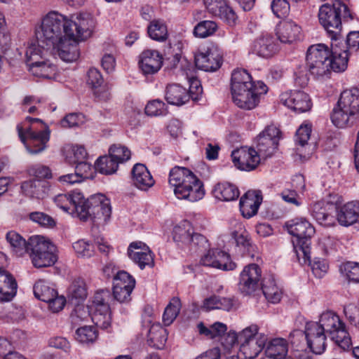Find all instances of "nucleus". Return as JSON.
I'll list each match as a JSON object with an SVG mask.
<instances>
[{"label": "nucleus", "instance_id": "cd10ccee", "mask_svg": "<svg viewBox=\"0 0 359 359\" xmlns=\"http://www.w3.org/2000/svg\"><path fill=\"white\" fill-rule=\"evenodd\" d=\"M132 175L134 185L142 191H147L154 184L151 175L143 164H135L132 170Z\"/></svg>", "mask_w": 359, "mask_h": 359}, {"label": "nucleus", "instance_id": "4c0bfd02", "mask_svg": "<svg viewBox=\"0 0 359 359\" xmlns=\"http://www.w3.org/2000/svg\"><path fill=\"white\" fill-rule=\"evenodd\" d=\"M337 103L340 107L346 108L358 114L359 112V89L353 88L344 90Z\"/></svg>", "mask_w": 359, "mask_h": 359}, {"label": "nucleus", "instance_id": "2f4dec72", "mask_svg": "<svg viewBox=\"0 0 359 359\" xmlns=\"http://www.w3.org/2000/svg\"><path fill=\"white\" fill-rule=\"evenodd\" d=\"M23 193L30 197L44 198L48 193L49 186L46 181L31 180L22 183Z\"/></svg>", "mask_w": 359, "mask_h": 359}, {"label": "nucleus", "instance_id": "bf43d9fd", "mask_svg": "<svg viewBox=\"0 0 359 359\" xmlns=\"http://www.w3.org/2000/svg\"><path fill=\"white\" fill-rule=\"evenodd\" d=\"M340 270L345 274L349 281L359 283V264L347 262L341 266Z\"/></svg>", "mask_w": 359, "mask_h": 359}, {"label": "nucleus", "instance_id": "dca6fc26", "mask_svg": "<svg viewBox=\"0 0 359 359\" xmlns=\"http://www.w3.org/2000/svg\"><path fill=\"white\" fill-rule=\"evenodd\" d=\"M208 250L201 258L200 262L202 265L223 271H233L236 268V264L231 261L227 252L218 248Z\"/></svg>", "mask_w": 359, "mask_h": 359}, {"label": "nucleus", "instance_id": "c03bdc74", "mask_svg": "<svg viewBox=\"0 0 359 359\" xmlns=\"http://www.w3.org/2000/svg\"><path fill=\"white\" fill-rule=\"evenodd\" d=\"M40 43L36 39V42L31 43L27 46L25 56L28 66L29 63H36L37 61L42 60L48 51L50 52V48H46V46H42Z\"/></svg>", "mask_w": 359, "mask_h": 359}, {"label": "nucleus", "instance_id": "58836bf2", "mask_svg": "<svg viewBox=\"0 0 359 359\" xmlns=\"http://www.w3.org/2000/svg\"><path fill=\"white\" fill-rule=\"evenodd\" d=\"M88 292L85 281L75 279L68 289V298L72 304H81L87 297Z\"/></svg>", "mask_w": 359, "mask_h": 359}, {"label": "nucleus", "instance_id": "72a5a7b5", "mask_svg": "<svg viewBox=\"0 0 359 359\" xmlns=\"http://www.w3.org/2000/svg\"><path fill=\"white\" fill-rule=\"evenodd\" d=\"M334 206L332 203L318 201L313 203L311 208L313 218L320 224L329 225L332 221L331 213Z\"/></svg>", "mask_w": 359, "mask_h": 359}, {"label": "nucleus", "instance_id": "4d7b16f0", "mask_svg": "<svg viewBox=\"0 0 359 359\" xmlns=\"http://www.w3.org/2000/svg\"><path fill=\"white\" fill-rule=\"evenodd\" d=\"M74 305L75 307L70 316L71 321L73 325H78L81 322L88 321L89 318H91L88 307L82 304Z\"/></svg>", "mask_w": 359, "mask_h": 359}, {"label": "nucleus", "instance_id": "2eb2a0df", "mask_svg": "<svg viewBox=\"0 0 359 359\" xmlns=\"http://www.w3.org/2000/svg\"><path fill=\"white\" fill-rule=\"evenodd\" d=\"M50 48L51 54L67 62L76 61L80 56L78 41L73 37L64 36Z\"/></svg>", "mask_w": 359, "mask_h": 359}, {"label": "nucleus", "instance_id": "7c9ffc66", "mask_svg": "<svg viewBox=\"0 0 359 359\" xmlns=\"http://www.w3.org/2000/svg\"><path fill=\"white\" fill-rule=\"evenodd\" d=\"M165 98L168 103L181 106L190 99V95L185 88L178 84L168 85L165 89Z\"/></svg>", "mask_w": 359, "mask_h": 359}, {"label": "nucleus", "instance_id": "a19ab883", "mask_svg": "<svg viewBox=\"0 0 359 359\" xmlns=\"http://www.w3.org/2000/svg\"><path fill=\"white\" fill-rule=\"evenodd\" d=\"M147 33L151 39L158 42L165 41L168 36L167 25L161 19L151 20L147 27Z\"/></svg>", "mask_w": 359, "mask_h": 359}, {"label": "nucleus", "instance_id": "9b49d317", "mask_svg": "<svg viewBox=\"0 0 359 359\" xmlns=\"http://www.w3.org/2000/svg\"><path fill=\"white\" fill-rule=\"evenodd\" d=\"M18 135L21 141L25 145L27 150L32 154H36L43 151L50 138L48 130L34 131L32 128H28L25 133H23L20 126L17 127Z\"/></svg>", "mask_w": 359, "mask_h": 359}, {"label": "nucleus", "instance_id": "79ce46f5", "mask_svg": "<svg viewBox=\"0 0 359 359\" xmlns=\"http://www.w3.org/2000/svg\"><path fill=\"white\" fill-rule=\"evenodd\" d=\"M211 9L216 15L229 25H233L237 20L234 11L224 1L210 4Z\"/></svg>", "mask_w": 359, "mask_h": 359}, {"label": "nucleus", "instance_id": "3c124183", "mask_svg": "<svg viewBox=\"0 0 359 359\" xmlns=\"http://www.w3.org/2000/svg\"><path fill=\"white\" fill-rule=\"evenodd\" d=\"M217 25L212 20H203L198 22L194 29V34L198 38H206L215 34L217 30Z\"/></svg>", "mask_w": 359, "mask_h": 359}, {"label": "nucleus", "instance_id": "6e6d98bb", "mask_svg": "<svg viewBox=\"0 0 359 359\" xmlns=\"http://www.w3.org/2000/svg\"><path fill=\"white\" fill-rule=\"evenodd\" d=\"M102 311H94L91 316V320L97 327L102 329H107L111 325V313L110 308L104 306Z\"/></svg>", "mask_w": 359, "mask_h": 359}, {"label": "nucleus", "instance_id": "338daca9", "mask_svg": "<svg viewBox=\"0 0 359 359\" xmlns=\"http://www.w3.org/2000/svg\"><path fill=\"white\" fill-rule=\"evenodd\" d=\"M110 297V294L108 290H101L97 292L93 300V306L95 308V311H102V307L104 306L109 307L108 304V299Z\"/></svg>", "mask_w": 359, "mask_h": 359}, {"label": "nucleus", "instance_id": "a18cd8bd", "mask_svg": "<svg viewBox=\"0 0 359 359\" xmlns=\"http://www.w3.org/2000/svg\"><path fill=\"white\" fill-rule=\"evenodd\" d=\"M191 224L188 221H183L180 224L176 225L172 231V237L175 242L179 245H187L190 242V238L193 233Z\"/></svg>", "mask_w": 359, "mask_h": 359}, {"label": "nucleus", "instance_id": "c9c22d12", "mask_svg": "<svg viewBox=\"0 0 359 359\" xmlns=\"http://www.w3.org/2000/svg\"><path fill=\"white\" fill-rule=\"evenodd\" d=\"M212 192L216 198L223 201H235L240 194L237 187L227 182H219L215 184Z\"/></svg>", "mask_w": 359, "mask_h": 359}, {"label": "nucleus", "instance_id": "bb28decb", "mask_svg": "<svg viewBox=\"0 0 359 359\" xmlns=\"http://www.w3.org/2000/svg\"><path fill=\"white\" fill-rule=\"evenodd\" d=\"M339 44V41L337 42L332 41V51H330V57L331 62L330 65V74L332 71L336 72H344L347 67L348 60V50H341Z\"/></svg>", "mask_w": 359, "mask_h": 359}, {"label": "nucleus", "instance_id": "a211bd4d", "mask_svg": "<svg viewBox=\"0 0 359 359\" xmlns=\"http://www.w3.org/2000/svg\"><path fill=\"white\" fill-rule=\"evenodd\" d=\"M281 103L299 113L308 111L312 103L309 95L302 90H290L283 93L280 96Z\"/></svg>", "mask_w": 359, "mask_h": 359}, {"label": "nucleus", "instance_id": "de8ad7c7", "mask_svg": "<svg viewBox=\"0 0 359 359\" xmlns=\"http://www.w3.org/2000/svg\"><path fill=\"white\" fill-rule=\"evenodd\" d=\"M118 168V163L109 154L100 157L95 162V169L104 175L114 174Z\"/></svg>", "mask_w": 359, "mask_h": 359}, {"label": "nucleus", "instance_id": "13d9d810", "mask_svg": "<svg viewBox=\"0 0 359 359\" xmlns=\"http://www.w3.org/2000/svg\"><path fill=\"white\" fill-rule=\"evenodd\" d=\"M145 114L151 116H165L168 114V109L163 101L154 100L146 105Z\"/></svg>", "mask_w": 359, "mask_h": 359}, {"label": "nucleus", "instance_id": "473e14b6", "mask_svg": "<svg viewBox=\"0 0 359 359\" xmlns=\"http://www.w3.org/2000/svg\"><path fill=\"white\" fill-rule=\"evenodd\" d=\"M252 52L262 57H269L276 53L278 46L272 36H266L256 39L251 47Z\"/></svg>", "mask_w": 359, "mask_h": 359}, {"label": "nucleus", "instance_id": "603ef678", "mask_svg": "<svg viewBox=\"0 0 359 359\" xmlns=\"http://www.w3.org/2000/svg\"><path fill=\"white\" fill-rule=\"evenodd\" d=\"M181 309V302L177 297H173L165 307L163 320L165 325H170L176 318Z\"/></svg>", "mask_w": 359, "mask_h": 359}, {"label": "nucleus", "instance_id": "8fccbe9b", "mask_svg": "<svg viewBox=\"0 0 359 359\" xmlns=\"http://www.w3.org/2000/svg\"><path fill=\"white\" fill-rule=\"evenodd\" d=\"M198 330L201 334H203L210 339L222 337L227 330V327L224 323L216 322L210 327H207L203 323L198 324Z\"/></svg>", "mask_w": 359, "mask_h": 359}, {"label": "nucleus", "instance_id": "e2e57ef3", "mask_svg": "<svg viewBox=\"0 0 359 359\" xmlns=\"http://www.w3.org/2000/svg\"><path fill=\"white\" fill-rule=\"evenodd\" d=\"M236 343L240 344V332L237 334L234 331H229L221 337V345L226 353L231 351Z\"/></svg>", "mask_w": 359, "mask_h": 359}, {"label": "nucleus", "instance_id": "052dcab7", "mask_svg": "<svg viewBox=\"0 0 359 359\" xmlns=\"http://www.w3.org/2000/svg\"><path fill=\"white\" fill-rule=\"evenodd\" d=\"M187 245L196 251H205L210 248L208 239L203 235L193 231Z\"/></svg>", "mask_w": 359, "mask_h": 359}, {"label": "nucleus", "instance_id": "6e6552de", "mask_svg": "<svg viewBox=\"0 0 359 359\" xmlns=\"http://www.w3.org/2000/svg\"><path fill=\"white\" fill-rule=\"evenodd\" d=\"M323 331L328 334L331 339L342 350L348 351L352 346V341L345 324L339 317L332 311L323 313L317 322Z\"/></svg>", "mask_w": 359, "mask_h": 359}, {"label": "nucleus", "instance_id": "c756f323", "mask_svg": "<svg viewBox=\"0 0 359 359\" xmlns=\"http://www.w3.org/2000/svg\"><path fill=\"white\" fill-rule=\"evenodd\" d=\"M0 302H10L16 295L18 284L13 276L6 271L0 274Z\"/></svg>", "mask_w": 359, "mask_h": 359}, {"label": "nucleus", "instance_id": "4be33fe9", "mask_svg": "<svg viewBox=\"0 0 359 359\" xmlns=\"http://www.w3.org/2000/svg\"><path fill=\"white\" fill-rule=\"evenodd\" d=\"M83 195L79 191H73L71 194H58L54 198V202L60 208L79 217L81 200Z\"/></svg>", "mask_w": 359, "mask_h": 359}, {"label": "nucleus", "instance_id": "4468645a", "mask_svg": "<svg viewBox=\"0 0 359 359\" xmlns=\"http://www.w3.org/2000/svg\"><path fill=\"white\" fill-rule=\"evenodd\" d=\"M241 90V88L236 84L234 86V96L232 97L233 102L241 109L250 110L257 106L260 95L266 94L268 88L263 82L257 81V86L252 91L242 94L240 93Z\"/></svg>", "mask_w": 359, "mask_h": 359}, {"label": "nucleus", "instance_id": "69168bd1", "mask_svg": "<svg viewBox=\"0 0 359 359\" xmlns=\"http://www.w3.org/2000/svg\"><path fill=\"white\" fill-rule=\"evenodd\" d=\"M122 287H128L131 285L134 288L135 285V278L125 271H120L114 277V285H120Z\"/></svg>", "mask_w": 359, "mask_h": 359}, {"label": "nucleus", "instance_id": "774afa93", "mask_svg": "<svg viewBox=\"0 0 359 359\" xmlns=\"http://www.w3.org/2000/svg\"><path fill=\"white\" fill-rule=\"evenodd\" d=\"M75 252L81 257H90L93 255V246L84 240H79L73 243Z\"/></svg>", "mask_w": 359, "mask_h": 359}, {"label": "nucleus", "instance_id": "5fc2aeb1", "mask_svg": "<svg viewBox=\"0 0 359 359\" xmlns=\"http://www.w3.org/2000/svg\"><path fill=\"white\" fill-rule=\"evenodd\" d=\"M109 154H110L119 165L130 158L131 152L126 146L114 144L110 147Z\"/></svg>", "mask_w": 359, "mask_h": 359}, {"label": "nucleus", "instance_id": "0eeeda50", "mask_svg": "<svg viewBox=\"0 0 359 359\" xmlns=\"http://www.w3.org/2000/svg\"><path fill=\"white\" fill-rule=\"evenodd\" d=\"M29 245L28 253L35 267H48L56 262L57 248L48 239L42 236H32L29 238Z\"/></svg>", "mask_w": 359, "mask_h": 359}, {"label": "nucleus", "instance_id": "f704fd0d", "mask_svg": "<svg viewBox=\"0 0 359 359\" xmlns=\"http://www.w3.org/2000/svg\"><path fill=\"white\" fill-rule=\"evenodd\" d=\"M6 239L10 245L11 252L16 257H22L29 252V240L27 241L20 234L15 231L6 233Z\"/></svg>", "mask_w": 359, "mask_h": 359}, {"label": "nucleus", "instance_id": "5701e85b", "mask_svg": "<svg viewBox=\"0 0 359 359\" xmlns=\"http://www.w3.org/2000/svg\"><path fill=\"white\" fill-rule=\"evenodd\" d=\"M163 64V57L157 50H146L140 55L139 65L143 74H154L159 71Z\"/></svg>", "mask_w": 359, "mask_h": 359}, {"label": "nucleus", "instance_id": "b1692460", "mask_svg": "<svg viewBox=\"0 0 359 359\" xmlns=\"http://www.w3.org/2000/svg\"><path fill=\"white\" fill-rule=\"evenodd\" d=\"M338 222L344 226L355 223L359 217V202H348L342 205L335 207Z\"/></svg>", "mask_w": 359, "mask_h": 359}, {"label": "nucleus", "instance_id": "7ed1b4c3", "mask_svg": "<svg viewBox=\"0 0 359 359\" xmlns=\"http://www.w3.org/2000/svg\"><path fill=\"white\" fill-rule=\"evenodd\" d=\"M288 233L297 238V245L293 243L297 259L302 264H311V238L315 233L314 227L304 218H294L285 224Z\"/></svg>", "mask_w": 359, "mask_h": 359}, {"label": "nucleus", "instance_id": "49530a36", "mask_svg": "<svg viewBox=\"0 0 359 359\" xmlns=\"http://www.w3.org/2000/svg\"><path fill=\"white\" fill-rule=\"evenodd\" d=\"M34 296L43 302H50L57 294V291L43 280H38L33 287Z\"/></svg>", "mask_w": 359, "mask_h": 359}, {"label": "nucleus", "instance_id": "c85d7f7f", "mask_svg": "<svg viewBox=\"0 0 359 359\" xmlns=\"http://www.w3.org/2000/svg\"><path fill=\"white\" fill-rule=\"evenodd\" d=\"M238 86L242 94L248 93V91H252L257 86V83L252 81V77L249 73L245 69L234 70L231 75V94L234 96V86Z\"/></svg>", "mask_w": 359, "mask_h": 359}, {"label": "nucleus", "instance_id": "a878e982", "mask_svg": "<svg viewBox=\"0 0 359 359\" xmlns=\"http://www.w3.org/2000/svg\"><path fill=\"white\" fill-rule=\"evenodd\" d=\"M301 27L294 22L285 20L276 27V35L281 43H292L299 39Z\"/></svg>", "mask_w": 359, "mask_h": 359}, {"label": "nucleus", "instance_id": "aec40b11", "mask_svg": "<svg viewBox=\"0 0 359 359\" xmlns=\"http://www.w3.org/2000/svg\"><path fill=\"white\" fill-rule=\"evenodd\" d=\"M128 255L141 269L153 267L154 257L149 248L141 241L133 242L128 248Z\"/></svg>", "mask_w": 359, "mask_h": 359}, {"label": "nucleus", "instance_id": "864d4df0", "mask_svg": "<svg viewBox=\"0 0 359 359\" xmlns=\"http://www.w3.org/2000/svg\"><path fill=\"white\" fill-rule=\"evenodd\" d=\"M97 338V331L93 326H82L76 330V339L81 343L88 344Z\"/></svg>", "mask_w": 359, "mask_h": 359}, {"label": "nucleus", "instance_id": "f8f14e48", "mask_svg": "<svg viewBox=\"0 0 359 359\" xmlns=\"http://www.w3.org/2000/svg\"><path fill=\"white\" fill-rule=\"evenodd\" d=\"M280 130L274 126H267L257 137V152L262 158L271 156L278 148Z\"/></svg>", "mask_w": 359, "mask_h": 359}, {"label": "nucleus", "instance_id": "9d476101", "mask_svg": "<svg viewBox=\"0 0 359 359\" xmlns=\"http://www.w3.org/2000/svg\"><path fill=\"white\" fill-rule=\"evenodd\" d=\"M67 36L77 41H83L90 37L95 27V21L91 15L81 13L75 18L67 19L66 25Z\"/></svg>", "mask_w": 359, "mask_h": 359}, {"label": "nucleus", "instance_id": "e433bc0d", "mask_svg": "<svg viewBox=\"0 0 359 359\" xmlns=\"http://www.w3.org/2000/svg\"><path fill=\"white\" fill-rule=\"evenodd\" d=\"M356 114L346 108L340 107L337 104L332 110L331 120L337 127L344 128L353 123L356 119Z\"/></svg>", "mask_w": 359, "mask_h": 359}, {"label": "nucleus", "instance_id": "0e129e2a", "mask_svg": "<svg viewBox=\"0 0 359 359\" xmlns=\"http://www.w3.org/2000/svg\"><path fill=\"white\" fill-rule=\"evenodd\" d=\"M29 219L44 227H53L55 225V219L50 215L42 212H33L29 215Z\"/></svg>", "mask_w": 359, "mask_h": 359}, {"label": "nucleus", "instance_id": "f03ea898", "mask_svg": "<svg viewBox=\"0 0 359 359\" xmlns=\"http://www.w3.org/2000/svg\"><path fill=\"white\" fill-rule=\"evenodd\" d=\"M346 18H351V13L347 6L340 0L324 4L319 8V22L335 42L341 38L342 19Z\"/></svg>", "mask_w": 359, "mask_h": 359}, {"label": "nucleus", "instance_id": "412c9836", "mask_svg": "<svg viewBox=\"0 0 359 359\" xmlns=\"http://www.w3.org/2000/svg\"><path fill=\"white\" fill-rule=\"evenodd\" d=\"M221 55L214 48H208L205 52L195 55V64L197 68L205 72H215L222 65Z\"/></svg>", "mask_w": 359, "mask_h": 359}, {"label": "nucleus", "instance_id": "ddd939ff", "mask_svg": "<svg viewBox=\"0 0 359 359\" xmlns=\"http://www.w3.org/2000/svg\"><path fill=\"white\" fill-rule=\"evenodd\" d=\"M261 279V268L256 264H249L241 272L238 289L245 295L250 294L259 287Z\"/></svg>", "mask_w": 359, "mask_h": 359}, {"label": "nucleus", "instance_id": "f3484780", "mask_svg": "<svg viewBox=\"0 0 359 359\" xmlns=\"http://www.w3.org/2000/svg\"><path fill=\"white\" fill-rule=\"evenodd\" d=\"M231 157L235 166L245 171L255 170L261 159L260 155L255 149L248 147H241L233 151Z\"/></svg>", "mask_w": 359, "mask_h": 359}, {"label": "nucleus", "instance_id": "f257e3e1", "mask_svg": "<svg viewBox=\"0 0 359 359\" xmlns=\"http://www.w3.org/2000/svg\"><path fill=\"white\" fill-rule=\"evenodd\" d=\"M168 182L174 187V194L179 199L195 202L205 195L203 182L189 169L175 166L169 172Z\"/></svg>", "mask_w": 359, "mask_h": 359}, {"label": "nucleus", "instance_id": "39448f33", "mask_svg": "<svg viewBox=\"0 0 359 359\" xmlns=\"http://www.w3.org/2000/svg\"><path fill=\"white\" fill-rule=\"evenodd\" d=\"M330 50L324 43H317L309 47L306 55V65L309 72L316 79H323L330 76Z\"/></svg>", "mask_w": 359, "mask_h": 359}, {"label": "nucleus", "instance_id": "09e8293b", "mask_svg": "<svg viewBox=\"0 0 359 359\" xmlns=\"http://www.w3.org/2000/svg\"><path fill=\"white\" fill-rule=\"evenodd\" d=\"M148 340L153 346L157 348H163L167 340L166 330L159 324L152 325L148 332Z\"/></svg>", "mask_w": 359, "mask_h": 359}, {"label": "nucleus", "instance_id": "20e7f679", "mask_svg": "<svg viewBox=\"0 0 359 359\" xmlns=\"http://www.w3.org/2000/svg\"><path fill=\"white\" fill-rule=\"evenodd\" d=\"M67 18L64 15L57 12L49 13L43 18L41 25L36 29V38L41 45L50 48L64 38V36H67Z\"/></svg>", "mask_w": 359, "mask_h": 359}, {"label": "nucleus", "instance_id": "6ab92c4d", "mask_svg": "<svg viewBox=\"0 0 359 359\" xmlns=\"http://www.w3.org/2000/svg\"><path fill=\"white\" fill-rule=\"evenodd\" d=\"M317 322H309L305 327L308 347L315 354L323 353L326 348V335Z\"/></svg>", "mask_w": 359, "mask_h": 359}, {"label": "nucleus", "instance_id": "393cba45", "mask_svg": "<svg viewBox=\"0 0 359 359\" xmlns=\"http://www.w3.org/2000/svg\"><path fill=\"white\" fill-rule=\"evenodd\" d=\"M231 237L234 240L237 250L244 256L251 258L255 257V246L252 244L249 233L245 228L240 225L237 230L231 233Z\"/></svg>", "mask_w": 359, "mask_h": 359}, {"label": "nucleus", "instance_id": "1a4fd4ad", "mask_svg": "<svg viewBox=\"0 0 359 359\" xmlns=\"http://www.w3.org/2000/svg\"><path fill=\"white\" fill-rule=\"evenodd\" d=\"M258 326L251 325L240 332V347L238 358L254 359L264 348L267 337L258 333Z\"/></svg>", "mask_w": 359, "mask_h": 359}, {"label": "nucleus", "instance_id": "37998d69", "mask_svg": "<svg viewBox=\"0 0 359 359\" xmlns=\"http://www.w3.org/2000/svg\"><path fill=\"white\" fill-rule=\"evenodd\" d=\"M261 285L263 294L269 302L273 304L280 302L282 292L277 287L275 280L272 276L264 278Z\"/></svg>", "mask_w": 359, "mask_h": 359}, {"label": "nucleus", "instance_id": "680f3d73", "mask_svg": "<svg viewBox=\"0 0 359 359\" xmlns=\"http://www.w3.org/2000/svg\"><path fill=\"white\" fill-rule=\"evenodd\" d=\"M85 122V116L81 113H71L65 116L61 122L62 128H74L81 126Z\"/></svg>", "mask_w": 359, "mask_h": 359}, {"label": "nucleus", "instance_id": "ea45409f", "mask_svg": "<svg viewBox=\"0 0 359 359\" xmlns=\"http://www.w3.org/2000/svg\"><path fill=\"white\" fill-rule=\"evenodd\" d=\"M31 73L39 78L53 79L56 74V67L50 62L44 60H39L37 62L29 64Z\"/></svg>", "mask_w": 359, "mask_h": 359}, {"label": "nucleus", "instance_id": "423d86ee", "mask_svg": "<svg viewBox=\"0 0 359 359\" xmlns=\"http://www.w3.org/2000/svg\"><path fill=\"white\" fill-rule=\"evenodd\" d=\"M79 219L83 221L88 219L97 222H107L111 214L110 201L104 195L98 194L81 200Z\"/></svg>", "mask_w": 359, "mask_h": 359}]
</instances>
